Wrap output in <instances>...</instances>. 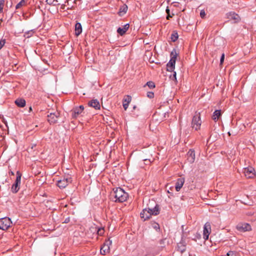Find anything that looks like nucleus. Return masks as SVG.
Masks as SVG:
<instances>
[{"label":"nucleus","mask_w":256,"mask_h":256,"mask_svg":"<svg viewBox=\"0 0 256 256\" xmlns=\"http://www.w3.org/2000/svg\"><path fill=\"white\" fill-rule=\"evenodd\" d=\"M96 230L97 234L99 236H102L104 234V228H98Z\"/></svg>","instance_id":"obj_30"},{"label":"nucleus","mask_w":256,"mask_h":256,"mask_svg":"<svg viewBox=\"0 0 256 256\" xmlns=\"http://www.w3.org/2000/svg\"><path fill=\"white\" fill-rule=\"evenodd\" d=\"M22 174L18 171L16 172V177L14 183L12 185V192L13 193L17 192L20 190Z\"/></svg>","instance_id":"obj_6"},{"label":"nucleus","mask_w":256,"mask_h":256,"mask_svg":"<svg viewBox=\"0 0 256 256\" xmlns=\"http://www.w3.org/2000/svg\"><path fill=\"white\" fill-rule=\"evenodd\" d=\"M224 53H223L222 54V56H221V58H220V64H222V63L224 62Z\"/></svg>","instance_id":"obj_37"},{"label":"nucleus","mask_w":256,"mask_h":256,"mask_svg":"<svg viewBox=\"0 0 256 256\" xmlns=\"http://www.w3.org/2000/svg\"><path fill=\"white\" fill-rule=\"evenodd\" d=\"M244 174L248 178H252L254 176V170L252 168H248L244 169Z\"/></svg>","instance_id":"obj_11"},{"label":"nucleus","mask_w":256,"mask_h":256,"mask_svg":"<svg viewBox=\"0 0 256 256\" xmlns=\"http://www.w3.org/2000/svg\"><path fill=\"white\" fill-rule=\"evenodd\" d=\"M60 113L58 112H50L48 115V121L50 124H54L57 122L60 117Z\"/></svg>","instance_id":"obj_8"},{"label":"nucleus","mask_w":256,"mask_h":256,"mask_svg":"<svg viewBox=\"0 0 256 256\" xmlns=\"http://www.w3.org/2000/svg\"><path fill=\"white\" fill-rule=\"evenodd\" d=\"M128 10V6L126 4H123L121 6L118 12L120 16H124Z\"/></svg>","instance_id":"obj_21"},{"label":"nucleus","mask_w":256,"mask_h":256,"mask_svg":"<svg viewBox=\"0 0 256 256\" xmlns=\"http://www.w3.org/2000/svg\"><path fill=\"white\" fill-rule=\"evenodd\" d=\"M226 255L227 256H238V254L234 251H229Z\"/></svg>","instance_id":"obj_31"},{"label":"nucleus","mask_w":256,"mask_h":256,"mask_svg":"<svg viewBox=\"0 0 256 256\" xmlns=\"http://www.w3.org/2000/svg\"><path fill=\"white\" fill-rule=\"evenodd\" d=\"M82 32V25L80 22H76L75 25V34L76 36L80 35Z\"/></svg>","instance_id":"obj_22"},{"label":"nucleus","mask_w":256,"mask_h":256,"mask_svg":"<svg viewBox=\"0 0 256 256\" xmlns=\"http://www.w3.org/2000/svg\"><path fill=\"white\" fill-rule=\"evenodd\" d=\"M80 110L81 112H82V111L84 110V108L83 106H80L79 107H78Z\"/></svg>","instance_id":"obj_42"},{"label":"nucleus","mask_w":256,"mask_h":256,"mask_svg":"<svg viewBox=\"0 0 256 256\" xmlns=\"http://www.w3.org/2000/svg\"><path fill=\"white\" fill-rule=\"evenodd\" d=\"M147 96L150 98H152L154 97V93L152 92H147Z\"/></svg>","instance_id":"obj_34"},{"label":"nucleus","mask_w":256,"mask_h":256,"mask_svg":"<svg viewBox=\"0 0 256 256\" xmlns=\"http://www.w3.org/2000/svg\"><path fill=\"white\" fill-rule=\"evenodd\" d=\"M129 26V24H126L122 28H118L117 30L118 33L120 36H123L128 30Z\"/></svg>","instance_id":"obj_17"},{"label":"nucleus","mask_w":256,"mask_h":256,"mask_svg":"<svg viewBox=\"0 0 256 256\" xmlns=\"http://www.w3.org/2000/svg\"><path fill=\"white\" fill-rule=\"evenodd\" d=\"M115 202H122L126 201L128 198V194L126 193L122 188H118L114 191V195Z\"/></svg>","instance_id":"obj_1"},{"label":"nucleus","mask_w":256,"mask_h":256,"mask_svg":"<svg viewBox=\"0 0 256 256\" xmlns=\"http://www.w3.org/2000/svg\"><path fill=\"white\" fill-rule=\"evenodd\" d=\"M166 12L167 14V16H166L167 20H169L170 18H172V16L174 15V14H172V16L170 14V10H169V8H167L166 9Z\"/></svg>","instance_id":"obj_32"},{"label":"nucleus","mask_w":256,"mask_h":256,"mask_svg":"<svg viewBox=\"0 0 256 256\" xmlns=\"http://www.w3.org/2000/svg\"><path fill=\"white\" fill-rule=\"evenodd\" d=\"M144 162V164H150L152 162V161L150 160V159H144L143 160Z\"/></svg>","instance_id":"obj_40"},{"label":"nucleus","mask_w":256,"mask_h":256,"mask_svg":"<svg viewBox=\"0 0 256 256\" xmlns=\"http://www.w3.org/2000/svg\"><path fill=\"white\" fill-rule=\"evenodd\" d=\"M236 228L240 232H246L252 230L251 226L248 223H239L236 225Z\"/></svg>","instance_id":"obj_9"},{"label":"nucleus","mask_w":256,"mask_h":256,"mask_svg":"<svg viewBox=\"0 0 256 256\" xmlns=\"http://www.w3.org/2000/svg\"><path fill=\"white\" fill-rule=\"evenodd\" d=\"M178 33L176 32H174L171 34L170 38L172 40V41L174 42L178 40Z\"/></svg>","instance_id":"obj_28"},{"label":"nucleus","mask_w":256,"mask_h":256,"mask_svg":"<svg viewBox=\"0 0 256 256\" xmlns=\"http://www.w3.org/2000/svg\"><path fill=\"white\" fill-rule=\"evenodd\" d=\"M46 2L47 4L49 5H52L54 6H56L59 4L58 0H46Z\"/></svg>","instance_id":"obj_27"},{"label":"nucleus","mask_w":256,"mask_h":256,"mask_svg":"<svg viewBox=\"0 0 256 256\" xmlns=\"http://www.w3.org/2000/svg\"><path fill=\"white\" fill-rule=\"evenodd\" d=\"M6 43V40L2 39L0 40V50L4 46Z\"/></svg>","instance_id":"obj_35"},{"label":"nucleus","mask_w":256,"mask_h":256,"mask_svg":"<svg viewBox=\"0 0 256 256\" xmlns=\"http://www.w3.org/2000/svg\"><path fill=\"white\" fill-rule=\"evenodd\" d=\"M228 18L230 20H234V22H237L240 20L238 15L235 12H230L227 14Z\"/></svg>","instance_id":"obj_16"},{"label":"nucleus","mask_w":256,"mask_h":256,"mask_svg":"<svg viewBox=\"0 0 256 256\" xmlns=\"http://www.w3.org/2000/svg\"><path fill=\"white\" fill-rule=\"evenodd\" d=\"M10 174H11L12 175H14V173L12 172H9Z\"/></svg>","instance_id":"obj_45"},{"label":"nucleus","mask_w":256,"mask_h":256,"mask_svg":"<svg viewBox=\"0 0 256 256\" xmlns=\"http://www.w3.org/2000/svg\"><path fill=\"white\" fill-rule=\"evenodd\" d=\"M28 0H21L16 6V9H20L22 7L26 6L27 4Z\"/></svg>","instance_id":"obj_26"},{"label":"nucleus","mask_w":256,"mask_h":256,"mask_svg":"<svg viewBox=\"0 0 256 256\" xmlns=\"http://www.w3.org/2000/svg\"><path fill=\"white\" fill-rule=\"evenodd\" d=\"M147 208L148 209V210L150 212L151 216L152 215L156 216L158 214H159V213H160V210H159L158 206L157 204L152 208Z\"/></svg>","instance_id":"obj_18"},{"label":"nucleus","mask_w":256,"mask_h":256,"mask_svg":"<svg viewBox=\"0 0 256 256\" xmlns=\"http://www.w3.org/2000/svg\"><path fill=\"white\" fill-rule=\"evenodd\" d=\"M184 182L185 180L184 178H180L177 180L175 186L176 192H179L180 190L182 187Z\"/></svg>","instance_id":"obj_12"},{"label":"nucleus","mask_w":256,"mask_h":256,"mask_svg":"<svg viewBox=\"0 0 256 256\" xmlns=\"http://www.w3.org/2000/svg\"><path fill=\"white\" fill-rule=\"evenodd\" d=\"M146 85L148 86L150 88H155V84L152 81L148 82L146 84Z\"/></svg>","instance_id":"obj_29"},{"label":"nucleus","mask_w":256,"mask_h":256,"mask_svg":"<svg viewBox=\"0 0 256 256\" xmlns=\"http://www.w3.org/2000/svg\"><path fill=\"white\" fill-rule=\"evenodd\" d=\"M140 217L142 218H144V220L150 218L151 216V214L147 208L143 210L142 211L140 212Z\"/></svg>","instance_id":"obj_15"},{"label":"nucleus","mask_w":256,"mask_h":256,"mask_svg":"<svg viewBox=\"0 0 256 256\" xmlns=\"http://www.w3.org/2000/svg\"><path fill=\"white\" fill-rule=\"evenodd\" d=\"M69 222H70V218H66L65 220H64V223H68Z\"/></svg>","instance_id":"obj_43"},{"label":"nucleus","mask_w":256,"mask_h":256,"mask_svg":"<svg viewBox=\"0 0 256 256\" xmlns=\"http://www.w3.org/2000/svg\"><path fill=\"white\" fill-rule=\"evenodd\" d=\"M88 105L94 108L96 110H99L100 108V104L97 100H92L88 102Z\"/></svg>","instance_id":"obj_14"},{"label":"nucleus","mask_w":256,"mask_h":256,"mask_svg":"<svg viewBox=\"0 0 256 256\" xmlns=\"http://www.w3.org/2000/svg\"><path fill=\"white\" fill-rule=\"evenodd\" d=\"M33 32L32 30H30V31L28 32V34H29V32Z\"/></svg>","instance_id":"obj_47"},{"label":"nucleus","mask_w":256,"mask_h":256,"mask_svg":"<svg viewBox=\"0 0 256 256\" xmlns=\"http://www.w3.org/2000/svg\"><path fill=\"white\" fill-rule=\"evenodd\" d=\"M186 244L181 241L178 244V250L180 251L181 253L184 252L186 251Z\"/></svg>","instance_id":"obj_20"},{"label":"nucleus","mask_w":256,"mask_h":256,"mask_svg":"<svg viewBox=\"0 0 256 256\" xmlns=\"http://www.w3.org/2000/svg\"><path fill=\"white\" fill-rule=\"evenodd\" d=\"M12 222L10 218L8 217H4L0 218V229L6 230L11 226Z\"/></svg>","instance_id":"obj_5"},{"label":"nucleus","mask_w":256,"mask_h":256,"mask_svg":"<svg viewBox=\"0 0 256 256\" xmlns=\"http://www.w3.org/2000/svg\"><path fill=\"white\" fill-rule=\"evenodd\" d=\"M221 116L220 110H216L213 113L212 118L215 122H216Z\"/></svg>","instance_id":"obj_23"},{"label":"nucleus","mask_w":256,"mask_h":256,"mask_svg":"<svg viewBox=\"0 0 256 256\" xmlns=\"http://www.w3.org/2000/svg\"><path fill=\"white\" fill-rule=\"evenodd\" d=\"M15 104L19 107L22 108L26 105V100L24 99L18 98L16 100Z\"/></svg>","instance_id":"obj_25"},{"label":"nucleus","mask_w":256,"mask_h":256,"mask_svg":"<svg viewBox=\"0 0 256 256\" xmlns=\"http://www.w3.org/2000/svg\"><path fill=\"white\" fill-rule=\"evenodd\" d=\"M71 112L72 118H76L82 112H81L78 107H76L71 110Z\"/></svg>","instance_id":"obj_19"},{"label":"nucleus","mask_w":256,"mask_h":256,"mask_svg":"<svg viewBox=\"0 0 256 256\" xmlns=\"http://www.w3.org/2000/svg\"><path fill=\"white\" fill-rule=\"evenodd\" d=\"M32 107H31V106H30V107L29 108V111H30H30H32Z\"/></svg>","instance_id":"obj_46"},{"label":"nucleus","mask_w":256,"mask_h":256,"mask_svg":"<svg viewBox=\"0 0 256 256\" xmlns=\"http://www.w3.org/2000/svg\"><path fill=\"white\" fill-rule=\"evenodd\" d=\"M187 160L188 161L192 164L195 160V152L194 150H190L187 153Z\"/></svg>","instance_id":"obj_13"},{"label":"nucleus","mask_w":256,"mask_h":256,"mask_svg":"<svg viewBox=\"0 0 256 256\" xmlns=\"http://www.w3.org/2000/svg\"><path fill=\"white\" fill-rule=\"evenodd\" d=\"M202 124V120L200 116V112H196L195 114L193 116L192 126V128H194L195 130H198L200 129V126Z\"/></svg>","instance_id":"obj_3"},{"label":"nucleus","mask_w":256,"mask_h":256,"mask_svg":"<svg viewBox=\"0 0 256 256\" xmlns=\"http://www.w3.org/2000/svg\"><path fill=\"white\" fill-rule=\"evenodd\" d=\"M176 72H174L173 74L170 76V78L172 80H176Z\"/></svg>","instance_id":"obj_36"},{"label":"nucleus","mask_w":256,"mask_h":256,"mask_svg":"<svg viewBox=\"0 0 256 256\" xmlns=\"http://www.w3.org/2000/svg\"><path fill=\"white\" fill-rule=\"evenodd\" d=\"M2 9H3V7L0 6V13H1L2 12Z\"/></svg>","instance_id":"obj_44"},{"label":"nucleus","mask_w":256,"mask_h":256,"mask_svg":"<svg viewBox=\"0 0 256 256\" xmlns=\"http://www.w3.org/2000/svg\"><path fill=\"white\" fill-rule=\"evenodd\" d=\"M132 98L130 96H128L126 98L124 99L123 102V107L124 110H126L128 108L129 103L131 101Z\"/></svg>","instance_id":"obj_24"},{"label":"nucleus","mask_w":256,"mask_h":256,"mask_svg":"<svg viewBox=\"0 0 256 256\" xmlns=\"http://www.w3.org/2000/svg\"><path fill=\"white\" fill-rule=\"evenodd\" d=\"M153 227L154 229L156 230H160V226L157 223H155L154 224V226H153Z\"/></svg>","instance_id":"obj_39"},{"label":"nucleus","mask_w":256,"mask_h":256,"mask_svg":"<svg viewBox=\"0 0 256 256\" xmlns=\"http://www.w3.org/2000/svg\"><path fill=\"white\" fill-rule=\"evenodd\" d=\"M200 16L202 18H204L206 16V13L204 10H202L200 12Z\"/></svg>","instance_id":"obj_38"},{"label":"nucleus","mask_w":256,"mask_h":256,"mask_svg":"<svg viewBox=\"0 0 256 256\" xmlns=\"http://www.w3.org/2000/svg\"><path fill=\"white\" fill-rule=\"evenodd\" d=\"M112 241L110 240V238L103 244L101 246L100 252L102 254L105 255L108 253L110 251V245H111Z\"/></svg>","instance_id":"obj_7"},{"label":"nucleus","mask_w":256,"mask_h":256,"mask_svg":"<svg viewBox=\"0 0 256 256\" xmlns=\"http://www.w3.org/2000/svg\"><path fill=\"white\" fill-rule=\"evenodd\" d=\"M166 240V238H164V239H162V240H160L159 243L162 247H164L165 246Z\"/></svg>","instance_id":"obj_33"},{"label":"nucleus","mask_w":256,"mask_h":256,"mask_svg":"<svg viewBox=\"0 0 256 256\" xmlns=\"http://www.w3.org/2000/svg\"><path fill=\"white\" fill-rule=\"evenodd\" d=\"M176 55L177 54L176 50H174L170 53V60L166 64V69L168 71L170 72L174 71V69Z\"/></svg>","instance_id":"obj_2"},{"label":"nucleus","mask_w":256,"mask_h":256,"mask_svg":"<svg viewBox=\"0 0 256 256\" xmlns=\"http://www.w3.org/2000/svg\"><path fill=\"white\" fill-rule=\"evenodd\" d=\"M4 0H0V6L3 7L4 6Z\"/></svg>","instance_id":"obj_41"},{"label":"nucleus","mask_w":256,"mask_h":256,"mask_svg":"<svg viewBox=\"0 0 256 256\" xmlns=\"http://www.w3.org/2000/svg\"><path fill=\"white\" fill-rule=\"evenodd\" d=\"M211 232V226L209 222H206L204 226L203 238L205 240L208 238Z\"/></svg>","instance_id":"obj_10"},{"label":"nucleus","mask_w":256,"mask_h":256,"mask_svg":"<svg viewBox=\"0 0 256 256\" xmlns=\"http://www.w3.org/2000/svg\"><path fill=\"white\" fill-rule=\"evenodd\" d=\"M72 182V179L70 176H66L60 178L57 182V186L60 188H65L69 184Z\"/></svg>","instance_id":"obj_4"}]
</instances>
